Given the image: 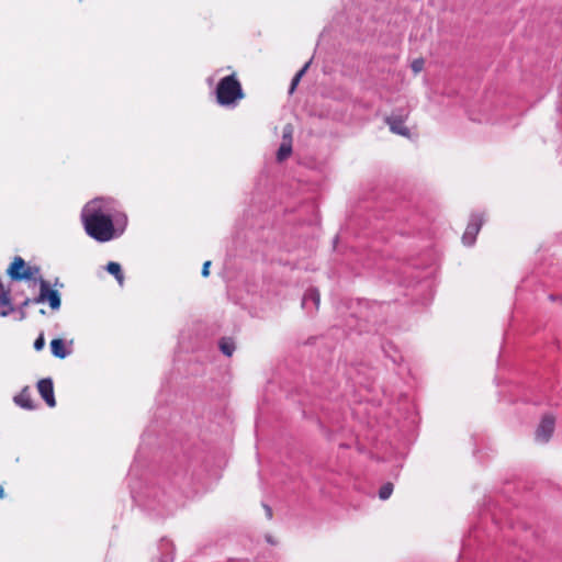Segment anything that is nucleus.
I'll use <instances>...</instances> for the list:
<instances>
[{"instance_id":"nucleus-1","label":"nucleus","mask_w":562,"mask_h":562,"mask_svg":"<svg viewBox=\"0 0 562 562\" xmlns=\"http://www.w3.org/2000/svg\"><path fill=\"white\" fill-rule=\"evenodd\" d=\"M153 435L146 429L127 474L134 502L149 515L166 518L175 513L178 498L188 496L201 476V458L183 451L173 456L159 453L162 463L148 462V446Z\"/></svg>"},{"instance_id":"nucleus-2","label":"nucleus","mask_w":562,"mask_h":562,"mask_svg":"<svg viewBox=\"0 0 562 562\" xmlns=\"http://www.w3.org/2000/svg\"><path fill=\"white\" fill-rule=\"evenodd\" d=\"M86 234L98 243L121 237L126 231L128 218L109 198H94L87 202L80 213Z\"/></svg>"},{"instance_id":"nucleus-3","label":"nucleus","mask_w":562,"mask_h":562,"mask_svg":"<svg viewBox=\"0 0 562 562\" xmlns=\"http://www.w3.org/2000/svg\"><path fill=\"white\" fill-rule=\"evenodd\" d=\"M392 302L371 301L357 299L350 306L351 317L357 319L359 333H378V327L383 325L390 314Z\"/></svg>"},{"instance_id":"nucleus-4","label":"nucleus","mask_w":562,"mask_h":562,"mask_svg":"<svg viewBox=\"0 0 562 562\" xmlns=\"http://www.w3.org/2000/svg\"><path fill=\"white\" fill-rule=\"evenodd\" d=\"M216 103L224 108H235L245 93L235 74L223 77L215 88Z\"/></svg>"},{"instance_id":"nucleus-5","label":"nucleus","mask_w":562,"mask_h":562,"mask_svg":"<svg viewBox=\"0 0 562 562\" xmlns=\"http://www.w3.org/2000/svg\"><path fill=\"white\" fill-rule=\"evenodd\" d=\"M40 292L36 296L32 297L34 304L47 303L49 308L54 312L60 310L61 294L57 289H53L49 281L45 280L42 276L38 277Z\"/></svg>"},{"instance_id":"nucleus-6","label":"nucleus","mask_w":562,"mask_h":562,"mask_svg":"<svg viewBox=\"0 0 562 562\" xmlns=\"http://www.w3.org/2000/svg\"><path fill=\"white\" fill-rule=\"evenodd\" d=\"M483 225V215L473 213L462 235V243L467 247H472L476 241V236Z\"/></svg>"},{"instance_id":"nucleus-7","label":"nucleus","mask_w":562,"mask_h":562,"mask_svg":"<svg viewBox=\"0 0 562 562\" xmlns=\"http://www.w3.org/2000/svg\"><path fill=\"white\" fill-rule=\"evenodd\" d=\"M554 427H555L554 417L551 414L544 415L541 418V420L536 429V434H535L536 441L541 442V443L548 442L553 435Z\"/></svg>"},{"instance_id":"nucleus-8","label":"nucleus","mask_w":562,"mask_h":562,"mask_svg":"<svg viewBox=\"0 0 562 562\" xmlns=\"http://www.w3.org/2000/svg\"><path fill=\"white\" fill-rule=\"evenodd\" d=\"M37 391L46 403V405L50 408L56 406V398L54 393V382L53 379L47 376L43 378L37 382Z\"/></svg>"},{"instance_id":"nucleus-9","label":"nucleus","mask_w":562,"mask_h":562,"mask_svg":"<svg viewBox=\"0 0 562 562\" xmlns=\"http://www.w3.org/2000/svg\"><path fill=\"white\" fill-rule=\"evenodd\" d=\"M321 295L316 288H310L302 297V307L307 314H313L319 307Z\"/></svg>"},{"instance_id":"nucleus-10","label":"nucleus","mask_w":562,"mask_h":562,"mask_svg":"<svg viewBox=\"0 0 562 562\" xmlns=\"http://www.w3.org/2000/svg\"><path fill=\"white\" fill-rule=\"evenodd\" d=\"M49 347L55 358L65 359L72 352V340L67 342L63 338H55L50 341Z\"/></svg>"},{"instance_id":"nucleus-11","label":"nucleus","mask_w":562,"mask_h":562,"mask_svg":"<svg viewBox=\"0 0 562 562\" xmlns=\"http://www.w3.org/2000/svg\"><path fill=\"white\" fill-rule=\"evenodd\" d=\"M13 402L16 406L25 411H34L37 407L32 400L30 386H24L19 394L14 395Z\"/></svg>"},{"instance_id":"nucleus-12","label":"nucleus","mask_w":562,"mask_h":562,"mask_svg":"<svg viewBox=\"0 0 562 562\" xmlns=\"http://www.w3.org/2000/svg\"><path fill=\"white\" fill-rule=\"evenodd\" d=\"M405 121L402 116L395 119V116H386L385 122L390 127V131L396 135H401L406 138H411V131L405 125Z\"/></svg>"},{"instance_id":"nucleus-13","label":"nucleus","mask_w":562,"mask_h":562,"mask_svg":"<svg viewBox=\"0 0 562 562\" xmlns=\"http://www.w3.org/2000/svg\"><path fill=\"white\" fill-rule=\"evenodd\" d=\"M159 557L157 562H173L175 559V546L167 539L161 538L158 542Z\"/></svg>"},{"instance_id":"nucleus-14","label":"nucleus","mask_w":562,"mask_h":562,"mask_svg":"<svg viewBox=\"0 0 562 562\" xmlns=\"http://www.w3.org/2000/svg\"><path fill=\"white\" fill-rule=\"evenodd\" d=\"M390 217H391V215H389V211L383 214H380L376 211H370L366 215V221L368 222V224H366L363 226V229L368 231L367 234L369 235L373 231H376V229H380L381 227H383V225H379L380 218L385 220V218H390Z\"/></svg>"},{"instance_id":"nucleus-15","label":"nucleus","mask_w":562,"mask_h":562,"mask_svg":"<svg viewBox=\"0 0 562 562\" xmlns=\"http://www.w3.org/2000/svg\"><path fill=\"white\" fill-rule=\"evenodd\" d=\"M13 312H15V307L11 303L10 293L4 289V285L0 280V316L7 317Z\"/></svg>"},{"instance_id":"nucleus-16","label":"nucleus","mask_w":562,"mask_h":562,"mask_svg":"<svg viewBox=\"0 0 562 562\" xmlns=\"http://www.w3.org/2000/svg\"><path fill=\"white\" fill-rule=\"evenodd\" d=\"M381 347L384 356L389 358L394 366L402 367L403 357L392 341H384Z\"/></svg>"},{"instance_id":"nucleus-17","label":"nucleus","mask_w":562,"mask_h":562,"mask_svg":"<svg viewBox=\"0 0 562 562\" xmlns=\"http://www.w3.org/2000/svg\"><path fill=\"white\" fill-rule=\"evenodd\" d=\"M25 267V260L22 257L16 256L7 269V274L10 277L12 281H20L21 272H24Z\"/></svg>"},{"instance_id":"nucleus-18","label":"nucleus","mask_w":562,"mask_h":562,"mask_svg":"<svg viewBox=\"0 0 562 562\" xmlns=\"http://www.w3.org/2000/svg\"><path fill=\"white\" fill-rule=\"evenodd\" d=\"M105 270L108 273H110L111 276H113L115 278V280L117 281V283L120 285H123L124 283V273H123V269H122V266L116 262V261H109L105 266Z\"/></svg>"},{"instance_id":"nucleus-19","label":"nucleus","mask_w":562,"mask_h":562,"mask_svg":"<svg viewBox=\"0 0 562 562\" xmlns=\"http://www.w3.org/2000/svg\"><path fill=\"white\" fill-rule=\"evenodd\" d=\"M218 348L224 356L232 357L236 349V345L233 338L222 337L218 340Z\"/></svg>"},{"instance_id":"nucleus-20","label":"nucleus","mask_w":562,"mask_h":562,"mask_svg":"<svg viewBox=\"0 0 562 562\" xmlns=\"http://www.w3.org/2000/svg\"><path fill=\"white\" fill-rule=\"evenodd\" d=\"M286 134L283 135V142L281 143L278 151H277V159L279 161H282L283 159L288 158L292 153V140L291 137L289 140H285Z\"/></svg>"},{"instance_id":"nucleus-21","label":"nucleus","mask_w":562,"mask_h":562,"mask_svg":"<svg viewBox=\"0 0 562 562\" xmlns=\"http://www.w3.org/2000/svg\"><path fill=\"white\" fill-rule=\"evenodd\" d=\"M38 273L40 267L26 265L24 272H21L20 281H33L38 284V278L35 277Z\"/></svg>"},{"instance_id":"nucleus-22","label":"nucleus","mask_w":562,"mask_h":562,"mask_svg":"<svg viewBox=\"0 0 562 562\" xmlns=\"http://www.w3.org/2000/svg\"><path fill=\"white\" fill-rule=\"evenodd\" d=\"M393 490H394V485L392 482H386L384 483L380 488H379V492H378V495H379V498L381 501H386L390 498V496L392 495L393 493Z\"/></svg>"},{"instance_id":"nucleus-23","label":"nucleus","mask_w":562,"mask_h":562,"mask_svg":"<svg viewBox=\"0 0 562 562\" xmlns=\"http://www.w3.org/2000/svg\"><path fill=\"white\" fill-rule=\"evenodd\" d=\"M30 304H34L31 297H26L18 307H15V312H18V321H23L26 318L25 307Z\"/></svg>"},{"instance_id":"nucleus-24","label":"nucleus","mask_w":562,"mask_h":562,"mask_svg":"<svg viewBox=\"0 0 562 562\" xmlns=\"http://www.w3.org/2000/svg\"><path fill=\"white\" fill-rule=\"evenodd\" d=\"M33 347L36 351H41L44 349L45 347V338H44V334L41 333L38 335V337L35 339L34 344H33Z\"/></svg>"},{"instance_id":"nucleus-25","label":"nucleus","mask_w":562,"mask_h":562,"mask_svg":"<svg viewBox=\"0 0 562 562\" xmlns=\"http://www.w3.org/2000/svg\"><path fill=\"white\" fill-rule=\"evenodd\" d=\"M411 67H412V70H413L415 74H417V72L422 71V70H423V67H424V59H422V58H417V59H415V60L412 63Z\"/></svg>"},{"instance_id":"nucleus-26","label":"nucleus","mask_w":562,"mask_h":562,"mask_svg":"<svg viewBox=\"0 0 562 562\" xmlns=\"http://www.w3.org/2000/svg\"><path fill=\"white\" fill-rule=\"evenodd\" d=\"M389 116H395V119L402 116L403 120H407L408 112L405 109H395Z\"/></svg>"},{"instance_id":"nucleus-27","label":"nucleus","mask_w":562,"mask_h":562,"mask_svg":"<svg viewBox=\"0 0 562 562\" xmlns=\"http://www.w3.org/2000/svg\"><path fill=\"white\" fill-rule=\"evenodd\" d=\"M311 63H312V59H310L308 61H306L304 64V66L295 74V76L301 80L302 77L305 75V72L307 71L308 67L311 66Z\"/></svg>"},{"instance_id":"nucleus-28","label":"nucleus","mask_w":562,"mask_h":562,"mask_svg":"<svg viewBox=\"0 0 562 562\" xmlns=\"http://www.w3.org/2000/svg\"><path fill=\"white\" fill-rule=\"evenodd\" d=\"M210 266H211V261L207 260L203 263L202 266V270H201V274L203 278H206L210 276Z\"/></svg>"},{"instance_id":"nucleus-29","label":"nucleus","mask_w":562,"mask_h":562,"mask_svg":"<svg viewBox=\"0 0 562 562\" xmlns=\"http://www.w3.org/2000/svg\"><path fill=\"white\" fill-rule=\"evenodd\" d=\"M299 82H300V79L296 76H294L292 78V80H291V83H290L289 93H293L294 92V90L296 89Z\"/></svg>"},{"instance_id":"nucleus-30","label":"nucleus","mask_w":562,"mask_h":562,"mask_svg":"<svg viewBox=\"0 0 562 562\" xmlns=\"http://www.w3.org/2000/svg\"><path fill=\"white\" fill-rule=\"evenodd\" d=\"M263 508H265L267 518L271 519L272 518V508L267 504H263Z\"/></svg>"},{"instance_id":"nucleus-31","label":"nucleus","mask_w":562,"mask_h":562,"mask_svg":"<svg viewBox=\"0 0 562 562\" xmlns=\"http://www.w3.org/2000/svg\"><path fill=\"white\" fill-rule=\"evenodd\" d=\"M528 282L529 280H522L521 283L517 286V292H521Z\"/></svg>"},{"instance_id":"nucleus-32","label":"nucleus","mask_w":562,"mask_h":562,"mask_svg":"<svg viewBox=\"0 0 562 562\" xmlns=\"http://www.w3.org/2000/svg\"><path fill=\"white\" fill-rule=\"evenodd\" d=\"M266 540H267L269 543L274 544V541H273V539H272V537H271L270 535H267V536H266Z\"/></svg>"},{"instance_id":"nucleus-33","label":"nucleus","mask_w":562,"mask_h":562,"mask_svg":"<svg viewBox=\"0 0 562 562\" xmlns=\"http://www.w3.org/2000/svg\"><path fill=\"white\" fill-rule=\"evenodd\" d=\"M548 299H549L550 301H555V300H558L559 297H558L557 295H554V294H549V295H548Z\"/></svg>"},{"instance_id":"nucleus-34","label":"nucleus","mask_w":562,"mask_h":562,"mask_svg":"<svg viewBox=\"0 0 562 562\" xmlns=\"http://www.w3.org/2000/svg\"><path fill=\"white\" fill-rule=\"evenodd\" d=\"M4 496V491H3V487L0 485V498H3Z\"/></svg>"},{"instance_id":"nucleus-35","label":"nucleus","mask_w":562,"mask_h":562,"mask_svg":"<svg viewBox=\"0 0 562 562\" xmlns=\"http://www.w3.org/2000/svg\"><path fill=\"white\" fill-rule=\"evenodd\" d=\"M54 285H55V286H57V285H58V286H60V288H63V286H64V284H63V283H59V282H58V279L56 280V282H55V284H54Z\"/></svg>"},{"instance_id":"nucleus-36","label":"nucleus","mask_w":562,"mask_h":562,"mask_svg":"<svg viewBox=\"0 0 562 562\" xmlns=\"http://www.w3.org/2000/svg\"><path fill=\"white\" fill-rule=\"evenodd\" d=\"M40 313H41L42 315H45V311H44V310H41V311H40Z\"/></svg>"},{"instance_id":"nucleus-37","label":"nucleus","mask_w":562,"mask_h":562,"mask_svg":"<svg viewBox=\"0 0 562 562\" xmlns=\"http://www.w3.org/2000/svg\"><path fill=\"white\" fill-rule=\"evenodd\" d=\"M560 300H561V302H562V297H561Z\"/></svg>"}]
</instances>
